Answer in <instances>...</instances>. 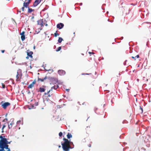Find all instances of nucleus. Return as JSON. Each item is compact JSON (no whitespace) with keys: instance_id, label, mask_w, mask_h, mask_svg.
Wrapping results in <instances>:
<instances>
[{"instance_id":"nucleus-1","label":"nucleus","mask_w":151,"mask_h":151,"mask_svg":"<svg viewBox=\"0 0 151 151\" xmlns=\"http://www.w3.org/2000/svg\"><path fill=\"white\" fill-rule=\"evenodd\" d=\"M63 140L64 142L61 144L63 150L64 151H69L70 149L72 148L70 145L71 142L68 139L65 138H64Z\"/></svg>"},{"instance_id":"nucleus-2","label":"nucleus","mask_w":151,"mask_h":151,"mask_svg":"<svg viewBox=\"0 0 151 151\" xmlns=\"http://www.w3.org/2000/svg\"><path fill=\"white\" fill-rule=\"evenodd\" d=\"M23 2V6L22 7V9L23 12L24 11V8L28 7L30 3L31 0H22Z\"/></svg>"},{"instance_id":"nucleus-3","label":"nucleus","mask_w":151,"mask_h":151,"mask_svg":"<svg viewBox=\"0 0 151 151\" xmlns=\"http://www.w3.org/2000/svg\"><path fill=\"white\" fill-rule=\"evenodd\" d=\"M46 22L45 20H44L43 19H40L37 21V24L40 25L41 27L43 26L44 25L45 26L47 25Z\"/></svg>"},{"instance_id":"nucleus-4","label":"nucleus","mask_w":151,"mask_h":151,"mask_svg":"<svg viewBox=\"0 0 151 151\" xmlns=\"http://www.w3.org/2000/svg\"><path fill=\"white\" fill-rule=\"evenodd\" d=\"M6 144L5 145H4L3 146H1L0 147H3L5 149H6L8 151H10V149L9 148V146L8 145V144H10V142H9L7 141V139H6Z\"/></svg>"},{"instance_id":"nucleus-5","label":"nucleus","mask_w":151,"mask_h":151,"mask_svg":"<svg viewBox=\"0 0 151 151\" xmlns=\"http://www.w3.org/2000/svg\"><path fill=\"white\" fill-rule=\"evenodd\" d=\"M52 91V89H50L49 90V91H48L47 92L45 93L44 94L45 95H47V97H50L52 95V93L51 92Z\"/></svg>"},{"instance_id":"nucleus-6","label":"nucleus","mask_w":151,"mask_h":151,"mask_svg":"<svg viewBox=\"0 0 151 151\" xmlns=\"http://www.w3.org/2000/svg\"><path fill=\"white\" fill-rule=\"evenodd\" d=\"M43 0H36L34 2L33 6L34 7H35L37 6Z\"/></svg>"},{"instance_id":"nucleus-7","label":"nucleus","mask_w":151,"mask_h":151,"mask_svg":"<svg viewBox=\"0 0 151 151\" xmlns=\"http://www.w3.org/2000/svg\"><path fill=\"white\" fill-rule=\"evenodd\" d=\"M36 83V81L34 80L28 86V88H31L34 86V85Z\"/></svg>"},{"instance_id":"nucleus-8","label":"nucleus","mask_w":151,"mask_h":151,"mask_svg":"<svg viewBox=\"0 0 151 151\" xmlns=\"http://www.w3.org/2000/svg\"><path fill=\"white\" fill-rule=\"evenodd\" d=\"M25 33L24 31H23L20 34L21 35V39L22 41H24L25 39Z\"/></svg>"},{"instance_id":"nucleus-9","label":"nucleus","mask_w":151,"mask_h":151,"mask_svg":"<svg viewBox=\"0 0 151 151\" xmlns=\"http://www.w3.org/2000/svg\"><path fill=\"white\" fill-rule=\"evenodd\" d=\"M45 86H42V87H41L39 88V91L41 93L45 92Z\"/></svg>"},{"instance_id":"nucleus-10","label":"nucleus","mask_w":151,"mask_h":151,"mask_svg":"<svg viewBox=\"0 0 151 151\" xmlns=\"http://www.w3.org/2000/svg\"><path fill=\"white\" fill-rule=\"evenodd\" d=\"M10 103L9 102H5V103H4L2 105V106L4 109H5L7 107V106L10 105Z\"/></svg>"},{"instance_id":"nucleus-11","label":"nucleus","mask_w":151,"mask_h":151,"mask_svg":"<svg viewBox=\"0 0 151 151\" xmlns=\"http://www.w3.org/2000/svg\"><path fill=\"white\" fill-rule=\"evenodd\" d=\"M21 74L20 73H19L18 72H17V74L16 75V80L17 81L20 80L21 77Z\"/></svg>"},{"instance_id":"nucleus-12","label":"nucleus","mask_w":151,"mask_h":151,"mask_svg":"<svg viewBox=\"0 0 151 151\" xmlns=\"http://www.w3.org/2000/svg\"><path fill=\"white\" fill-rule=\"evenodd\" d=\"M64 25L63 23H60L59 24H57V27L59 29H62L64 26Z\"/></svg>"},{"instance_id":"nucleus-13","label":"nucleus","mask_w":151,"mask_h":151,"mask_svg":"<svg viewBox=\"0 0 151 151\" xmlns=\"http://www.w3.org/2000/svg\"><path fill=\"white\" fill-rule=\"evenodd\" d=\"M58 73L60 75H63L65 73V71L63 70H59Z\"/></svg>"},{"instance_id":"nucleus-14","label":"nucleus","mask_w":151,"mask_h":151,"mask_svg":"<svg viewBox=\"0 0 151 151\" xmlns=\"http://www.w3.org/2000/svg\"><path fill=\"white\" fill-rule=\"evenodd\" d=\"M33 54V52L32 51H30L29 52H27V55L28 56H29V57H30L31 58H32V55Z\"/></svg>"},{"instance_id":"nucleus-15","label":"nucleus","mask_w":151,"mask_h":151,"mask_svg":"<svg viewBox=\"0 0 151 151\" xmlns=\"http://www.w3.org/2000/svg\"><path fill=\"white\" fill-rule=\"evenodd\" d=\"M48 79H49V78H48L46 76L44 78H38V81H40L41 82H43L44 81V80Z\"/></svg>"},{"instance_id":"nucleus-16","label":"nucleus","mask_w":151,"mask_h":151,"mask_svg":"<svg viewBox=\"0 0 151 151\" xmlns=\"http://www.w3.org/2000/svg\"><path fill=\"white\" fill-rule=\"evenodd\" d=\"M58 85H55L54 86H52L51 89L52 90L53 89H57L58 88Z\"/></svg>"},{"instance_id":"nucleus-17","label":"nucleus","mask_w":151,"mask_h":151,"mask_svg":"<svg viewBox=\"0 0 151 151\" xmlns=\"http://www.w3.org/2000/svg\"><path fill=\"white\" fill-rule=\"evenodd\" d=\"M67 136L68 139H70L72 137V135L71 134L68 133L67 135Z\"/></svg>"},{"instance_id":"nucleus-18","label":"nucleus","mask_w":151,"mask_h":151,"mask_svg":"<svg viewBox=\"0 0 151 151\" xmlns=\"http://www.w3.org/2000/svg\"><path fill=\"white\" fill-rule=\"evenodd\" d=\"M139 55H137L136 56H132V58L133 59H134V60H136V58H139Z\"/></svg>"},{"instance_id":"nucleus-19","label":"nucleus","mask_w":151,"mask_h":151,"mask_svg":"<svg viewBox=\"0 0 151 151\" xmlns=\"http://www.w3.org/2000/svg\"><path fill=\"white\" fill-rule=\"evenodd\" d=\"M27 8H28V12H29V13H31L33 11H34V10L32 9L29 8V6Z\"/></svg>"},{"instance_id":"nucleus-20","label":"nucleus","mask_w":151,"mask_h":151,"mask_svg":"<svg viewBox=\"0 0 151 151\" xmlns=\"http://www.w3.org/2000/svg\"><path fill=\"white\" fill-rule=\"evenodd\" d=\"M14 123L12 122L10 124V125H8V128L9 129H10L12 128V126L13 124H14Z\"/></svg>"},{"instance_id":"nucleus-21","label":"nucleus","mask_w":151,"mask_h":151,"mask_svg":"<svg viewBox=\"0 0 151 151\" xmlns=\"http://www.w3.org/2000/svg\"><path fill=\"white\" fill-rule=\"evenodd\" d=\"M63 40L62 38L59 37L58 40V42L59 43H61Z\"/></svg>"},{"instance_id":"nucleus-22","label":"nucleus","mask_w":151,"mask_h":151,"mask_svg":"<svg viewBox=\"0 0 151 151\" xmlns=\"http://www.w3.org/2000/svg\"><path fill=\"white\" fill-rule=\"evenodd\" d=\"M57 32V31L55 33H54V36L55 37H56L57 36H59V33H58Z\"/></svg>"},{"instance_id":"nucleus-23","label":"nucleus","mask_w":151,"mask_h":151,"mask_svg":"<svg viewBox=\"0 0 151 151\" xmlns=\"http://www.w3.org/2000/svg\"><path fill=\"white\" fill-rule=\"evenodd\" d=\"M61 49V47H58V49L56 50V51L58 52Z\"/></svg>"},{"instance_id":"nucleus-24","label":"nucleus","mask_w":151,"mask_h":151,"mask_svg":"<svg viewBox=\"0 0 151 151\" xmlns=\"http://www.w3.org/2000/svg\"><path fill=\"white\" fill-rule=\"evenodd\" d=\"M5 127H6V126L5 125H3V127H2V132H4L3 129Z\"/></svg>"},{"instance_id":"nucleus-25","label":"nucleus","mask_w":151,"mask_h":151,"mask_svg":"<svg viewBox=\"0 0 151 151\" xmlns=\"http://www.w3.org/2000/svg\"><path fill=\"white\" fill-rule=\"evenodd\" d=\"M59 135L60 137H61L63 135V133L61 132H60L59 134Z\"/></svg>"},{"instance_id":"nucleus-26","label":"nucleus","mask_w":151,"mask_h":151,"mask_svg":"<svg viewBox=\"0 0 151 151\" xmlns=\"http://www.w3.org/2000/svg\"><path fill=\"white\" fill-rule=\"evenodd\" d=\"M140 109L141 110V113H142L143 112V109L141 106H140Z\"/></svg>"},{"instance_id":"nucleus-27","label":"nucleus","mask_w":151,"mask_h":151,"mask_svg":"<svg viewBox=\"0 0 151 151\" xmlns=\"http://www.w3.org/2000/svg\"><path fill=\"white\" fill-rule=\"evenodd\" d=\"M21 122V121L20 120H19V121H17V124H19V123Z\"/></svg>"},{"instance_id":"nucleus-28","label":"nucleus","mask_w":151,"mask_h":151,"mask_svg":"<svg viewBox=\"0 0 151 151\" xmlns=\"http://www.w3.org/2000/svg\"><path fill=\"white\" fill-rule=\"evenodd\" d=\"M1 52H2V53H4V51H5V50H1Z\"/></svg>"},{"instance_id":"nucleus-29","label":"nucleus","mask_w":151,"mask_h":151,"mask_svg":"<svg viewBox=\"0 0 151 151\" xmlns=\"http://www.w3.org/2000/svg\"><path fill=\"white\" fill-rule=\"evenodd\" d=\"M67 91L69 92V91L70 89H66V90Z\"/></svg>"},{"instance_id":"nucleus-30","label":"nucleus","mask_w":151,"mask_h":151,"mask_svg":"<svg viewBox=\"0 0 151 151\" xmlns=\"http://www.w3.org/2000/svg\"><path fill=\"white\" fill-rule=\"evenodd\" d=\"M5 87V86L4 85H3V88H4Z\"/></svg>"},{"instance_id":"nucleus-31","label":"nucleus","mask_w":151,"mask_h":151,"mask_svg":"<svg viewBox=\"0 0 151 151\" xmlns=\"http://www.w3.org/2000/svg\"><path fill=\"white\" fill-rule=\"evenodd\" d=\"M26 58L28 59L29 58V56H28L27 57H26Z\"/></svg>"},{"instance_id":"nucleus-32","label":"nucleus","mask_w":151,"mask_h":151,"mask_svg":"<svg viewBox=\"0 0 151 151\" xmlns=\"http://www.w3.org/2000/svg\"><path fill=\"white\" fill-rule=\"evenodd\" d=\"M84 74L89 75V74L86 73V74H82V75H84Z\"/></svg>"},{"instance_id":"nucleus-33","label":"nucleus","mask_w":151,"mask_h":151,"mask_svg":"<svg viewBox=\"0 0 151 151\" xmlns=\"http://www.w3.org/2000/svg\"><path fill=\"white\" fill-rule=\"evenodd\" d=\"M60 147H61V146H60V145H59V146H58V147H59V148H60Z\"/></svg>"},{"instance_id":"nucleus-34","label":"nucleus","mask_w":151,"mask_h":151,"mask_svg":"<svg viewBox=\"0 0 151 151\" xmlns=\"http://www.w3.org/2000/svg\"><path fill=\"white\" fill-rule=\"evenodd\" d=\"M89 53H92V54H93V53H94L93 52H92V53H91V52H89Z\"/></svg>"},{"instance_id":"nucleus-35","label":"nucleus","mask_w":151,"mask_h":151,"mask_svg":"<svg viewBox=\"0 0 151 151\" xmlns=\"http://www.w3.org/2000/svg\"><path fill=\"white\" fill-rule=\"evenodd\" d=\"M89 147H91V145L90 144L89 145Z\"/></svg>"},{"instance_id":"nucleus-36","label":"nucleus","mask_w":151,"mask_h":151,"mask_svg":"<svg viewBox=\"0 0 151 151\" xmlns=\"http://www.w3.org/2000/svg\"><path fill=\"white\" fill-rule=\"evenodd\" d=\"M35 46H34V48L35 49Z\"/></svg>"},{"instance_id":"nucleus-37","label":"nucleus","mask_w":151,"mask_h":151,"mask_svg":"<svg viewBox=\"0 0 151 151\" xmlns=\"http://www.w3.org/2000/svg\"><path fill=\"white\" fill-rule=\"evenodd\" d=\"M84 104H85V103H83V105Z\"/></svg>"}]
</instances>
